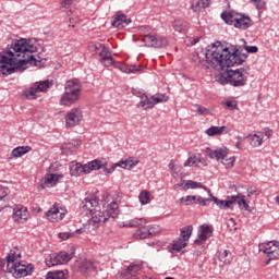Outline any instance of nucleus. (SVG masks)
Here are the masks:
<instances>
[{
	"label": "nucleus",
	"mask_w": 279,
	"mask_h": 279,
	"mask_svg": "<svg viewBox=\"0 0 279 279\" xmlns=\"http://www.w3.org/2000/svg\"><path fill=\"white\" fill-rule=\"evenodd\" d=\"M230 70L227 69L225 73L220 74L217 78V82H219L222 86H226L229 84L230 86Z\"/></svg>",
	"instance_id": "37998d69"
},
{
	"label": "nucleus",
	"mask_w": 279,
	"mask_h": 279,
	"mask_svg": "<svg viewBox=\"0 0 279 279\" xmlns=\"http://www.w3.org/2000/svg\"><path fill=\"white\" fill-rule=\"evenodd\" d=\"M89 49L95 53H98V56H104V53H108V51H110L106 45L99 43H92L89 45Z\"/></svg>",
	"instance_id": "a878e982"
},
{
	"label": "nucleus",
	"mask_w": 279,
	"mask_h": 279,
	"mask_svg": "<svg viewBox=\"0 0 279 279\" xmlns=\"http://www.w3.org/2000/svg\"><path fill=\"white\" fill-rule=\"evenodd\" d=\"M186 245H189V243L182 240V238H179L177 241H173V243L171 244V250H173V252H180L181 250H184Z\"/></svg>",
	"instance_id": "ea45409f"
},
{
	"label": "nucleus",
	"mask_w": 279,
	"mask_h": 279,
	"mask_svg": "<svg viewBox=\"0 0 279 279\" xmlns=\"http://www.w3.org/2000/svg\"><path fill=\"white\" fill-rule=\"evenodd\" d=\"M71 175H84V165L75 163L70 168Z\"/></svg>",
	"instance_id": "a19ab883"
},
{
	"label": "nucleus",
	"mask_w": 279,
	"mask_h": 279,
	"mask_svg": "<svg viewBox=\"0 0 279 279\" xmlns=\"http://www.w3.org/2000/svg\"><path fill=\"white\" fill-rule=\"evenodd\" d=\"M58 255L61 265H64V263H69L75 256V250H72L71 253L60 252Z\"/></svg>",
	"instance_id": "4c0bfd02"
},
{
	"label": "nucleus",
	"mask_w": 279,
	"mask_h": 279,
	"mask_svg": "<svg viewBox=\"0 0 279 279\" xmlns=\"http://www.w3.org/2000/svg\"><path fill=\"white\" fill-rule=\"evenodd\" d=\"M259 252L266 255V265H269L271 260L279 259V242L270 241L258 245Z\"/></svg>",
	"instance_id": "0eeeda50"
},
{
	"label": "nucleus",
	"mask_w": 279,
	"mask_h": 279,
	"mask_svg": "<svg viewBox=\"0 0 279 279\" xmlns=\"http://www.w3.org/2000/svg\"><path fill=\"white\" fill-rule=\"evenodd\" d=\"M196 112L198 114H208V108L202 106V105H195Z\"/></svg>",
	"instance_id": "864d4df0"
},
{
	"label": "nucleus",
	"mask_w": 279,
	"mask_h": 279,
	"mask_svg": "<svg viewBox=\"0 0 279 279\" xmlns=\"http://www.w3.org/2000/svg\"><path fill=\"white\" fill-rule=\"evenodd\" d=\"M250 138V145L252 147H260L263 145V135H251Z\"/></svg>",
	"instance_id": "79ce46f5"
},
{
	"label": "nucleus",
	"mask_w": 279,
	"mask_h": 279,
	"mask_svg": "<svg viewBox=\"0 0 279 279\" xmlns=\"http://www.w3.org/2000/svg\"><path fill=\"white\" fill-rule=\"evenodd\" d=\"M222 106H226V108H229L230 110H234L236 108V104L232 100L222 101Z\"/></svg>",
	"instance_id": "6e6d98bb"
},
{
	"label": "nucleus",
	"mask_w": 279,
	"mask_h": 279,
	"mask_svg": "<svg viewBox=\"0 0 279 279\" xmlns=\"http://www.w3.org/2000/svg\"><path fill=\"white\" fill-rule=\"evenodd\" d=\"M17 275L14 276V278H25V276H32L34 274V266L32 264L27 266H23L21 269H16Z\"/></svg>",
	"instance_id": "c756f323"
},
{
	"label": "nucleus",
	"mask_w": 279,
	"mask_h": 279,
	"mask_svg": "<svg viewBox=\"0 0 279 279\" xmlns=\"http://www.w3.org/2000/svg\"><path fill=\"white\" fill-rule=\"evenodd\" d=\"M121 168L122 169H134V167H136V165H138V161H134V160H121L120 161Z\"/></svg>",
	"instance_id": "a18cd8bd"
},
{
	"label": "nucleus",
	"mask_w": 279,
	"mask_h": 279,
	"mask_svg": "<svg viewBox=\"0 0 279 279\" xmlns=\"http://www.w3.org/2000/svg\"><path fill=\"white\" fill-rule=\"evenodd\" d=\"M47 267H56V265H62L60 262V255L58 253H53L50 255L49 258H46Z\"/></svg>",
	"instance_id": "c9c22d12"
},
{
	"label": "nucleus",
	"mask_w": 279,
	"mask_h": 279,
	"mask_svg": "<svg viewBox=\"0 0 279 279\" xmlns=\"http://www.w3.org/2000/svg\"><path fill=\"white\" fill-rule=\"evenodd\" d=\"M107 166H108V162H106V166L102 167L101 169H102V172L105 173V175H110V173L114 172V169H117V167H121V161L111 165L110 168H108Z\"/></svg>",
	"instance_id": "c03bdc74"
},
{
	"label": "nucleus",
	"mask_w": 279,
	"mask_h": 279,
	"mask_svg": "<svg viewBox=\"0 0 279 279\" xmlns=\"http://www.w3.org/2000/svg\"><path fill=\"white\" fill-rule=\"evenodd\" d=\"M235 160L236 158L230 157L229 159H226L225 161H222V165H225L227 169H231V167H234Z\"/></svg>",
	"instance_id": "603ef678"
},
{
	"label": "nucleus",
	"mask_w": 279,
	"mask_h": 279,
	"mask_svg": "<svg viewBox=\"0 0 279 279\" xmlns=\"http://www.w3.org/2000/svg\"><path fill=\"white\" fill-rule=\"evenodd\" d=\"M210 202H213V196L210 198H203L202 206H209Z\"/></svg>",
	"instance_id": "052dcab7"
},
{
	"label": "nucleus",
	"mask_w": 279,
	"mask_h": 279,
	"mask_svg": "<svg viewBox=\"0 0 279 279\" xmlns=\"http://www.w3.org/2000/svg\"><path fill=\"white\" fill-rule=\"evenodd\" d=\"M100 63L104 64V66H112V64H114V59L110 56V50L105 52L104 56H100Z\"/></svg>",
	"instance_id": "58836bf2"
},
{
	"label": "nucleus",
	"mask_w": 279,
	"mask_h": 279,
	"mask_svg": "<svg viewBox=\"0 0 279 279\" xmlns=\"http://www.w3.org/2000/svg\"><path fill=\"white\" fill-rule=\"evenodd\" d=\"M81 208L83 213H86V215H90L92 220L94 223H106L110 217H106V214H102L99 209V202L95 198H85L81 203Z\"/></svg>",
	"instance_id": "20e7f679"
},
{
	"label": "nucleus",
	"mask_w": 279,
	"mask_h": 279,
	"mask_svg": "<svg viewBox=\"0 0 279 279\" xmlns=\"http://www.w3.org/2000/svg\"><path fill=\"white\" fill-rule=\"evenodd\" d=\"M73 3V0H61L62 8H69Z\"/></svg>",
	"instance_id": "bf43d9fd"
},
{
	"label": "nucleus",
	"mask_w": 279,
	"mask_h": 279,
	"mask_svg": "<svg viewBox=\"0 0 279 279\" xmlns=\"http://www.w3.org/2000/svg\"><path fill=\"white\" fill-rule=\"evenodd\" d=\"M102 167H106V162L99 159L92 160L83 165V175L90 173V171H99Z\"/></svg>",
	"instance_id": "a211bd4d"
},
{
	"label": "nucleus",
	"mask_w": 279,
	"mask_h": 279,
	"mask_svg": "<svg viewBox=\"0 0 279 279\" xmlns=\"http://www.w3.org/2000/svg\"><path fill=\"white\" fill-rule=\"evenodd\" d=\"M130 23H132V19H128V15L119 11L113 16L111 25L112 27H117L118 29H123V27H128Z\"/></svg>",
	"instance_id": "4468645a"
},
{
	"label": "nucleus",
	"mask_w": 279,
	"mask_h": 279,
	"mask_svg": "<svg viewBox=\"0 0 279 279\" xmlns=\"http://www.w3.org/2000/svg\"><path fill=\"white\" fill-rule=\"evenodd\" d=\"M223 132H226V134L230 132L228 130V126H210L209 129L206 130V134L208 136H217V135L223 134Z\"/></svg>",
	"instance_id": "bb28decb"
},
{
	"label": "nucleus",
	"mask_w": 279,
	"mask_h": 279,
	"mask_svg": "<svg viewBox=\"0 0 279 279\" xmlns=\"http://www.w3.org/2000/svg\"><path fill=\"white\" fill-rule=\"evenodd\" d=\"M75 233H77V234H83L84 233V229H77L76 231H75Z\"/></svg>",
	"instance_id": "774afa93"
},
{
	"label": "nucleus",
	"mask_w": 279,
	"mask_h": 279,
	"mask_svg": "<svg viewBox=\"0 0 279 279\" xmlns=\"http://www.w3.org/2000/svg\"><path fill=\"white\" fill-rule=\"evenodd\" d=\"M53 83L49 80L35 82L29 88L24 90L26 99H36L38 93H47Z\"/></svg>",
	"instance_id": "6e6552de"
},
{
	"label": "nucleus",
	"mask_w": 279,
	"mask_h": 279,
	"mask_svg": "<svg viewBox=\"0 0 279 279\" xmlns=\"http://www.w3.org/2000/svg\"><path fill=\"white\" fill-rule=\"evenodd\" d=\"M170 171H175V163L171 160L168 165Z\"/></svg>",
	"instance_id": "e2e57ef3"
},
{
	"label": "nucleus",
	"mask_w": 279,
	"mask_h": 279,
	"mask_svg": "<svg viewBox=\"0 0 279 279\" xmlns=\"http://www.w3.org/2000/svg\"><path fill=\"white\" fill-rule=\"evenodd\" d=\"M206 156L211 158V160H226V156H228V150L223 148L213 149V148H206L205 149Z\"/></svg>",
	"instance_id": "f3484780"
},
{
	"label": "nucleus",
	"mask_w": 279,
	"mask_h": 279,
	"mask_svg": "<svg viewBox=\"0 0 279 279\" xmlns=\"http://www.w3.org/2000/svg\"><path fill=\"white\" fill-rule=\"evenodd\" d=\"M218 259L222 265H230L232 263V253L228 250L218 252Z\"/></svg>",
	"instance_id": "cd10ccee"
},
{
	"label": "nucleus",
	"mask_w": 279,
	"mask_h": 279,
	"mask_svg": "<svg viewBox=\"0 0 279 279\" xmlns=\"http://www.w3.org/2000/svg\"><path fill=\"white\" fill-rule=\"evenodd\" d=\"M142 40L145 43V47H154L155 49H162L168 45L167 38L154 34L144 35Z\"/></svg>",
	"instance_id": "1a4fd4ad"
},
{
	"label": "nucleus",
	"mask_w": 279,
	"mask_h": 279,
	"mask_svg": "<svg viewBox=\"0 0 279 279\" xmlns=\"http://www.w3.org/2000/svg\"><path fill=\"white\" fill-rule=\"evenodd\" d=\"M15 259H16V252L14 250H11L7 256V260H8L7 271H9V274H12L13 277H15L19 274V270L16 269H21L25 265V264H21V262L14 263Z\"/></svg>",
	"instance_id": "9b49d317"
},
{
	"label": "nucleus",
	"mask_w": 279,
	"mask_h": 279,
	"mask_svg": "<svg viewBox=\"0 0 279 279\" xmlns=\"http://www.w3.org/2000/svg\"><path fill=\"white\" fill-rule=\"evenodd\" d=\"M234 27L236 29H250V27H252V17L245 14H238Z\"/></svg>",
	"instance_id": "2eb2a0df"
},
{
	"label": "nucleus",
	"mask_w": 279,
	"mask_h": 279,
	"mask_svg": "<svg viewBox=\"0 0 279 279\" xmlns=\"http://www.w3.org/2000/svg\"><path fill=\"white\" fill-rule=\"evenodd\" d=\"M32 150V146H19L12 150L11 156L13 158H21V156H25V154H29Z\"/></svg>",
	"instance_id": "7c9ffc66"
},
{
	"label": "nucleus",
	"mask_w": 279,
	"mask_h": 279,
	"mask_svg": "<svg viewBox=\"0 0 279 279\" xmlns=\"http://www.w3.org/2000/svg\"><path fill=\"white\" fill-rule=\"evenodd\" d=\"M81 121H82V111H80V109L77 108L72 109L71 112L68 113L66 116V125H69V128L78 125Z\"/></svg>",
	"instance_id": "dca6fc26"
},
{
	"label": "nucleus",
	"mask_w": 279,
	"mask_h": 279,
	"mask_svg": "<svg viewBox=\"0 0 279 279\" xmlns=\"http://www.w3.org/2000/svg\"><path fill=\"white\" fill-rule=\"evenodd\" d=\"M145 223H147V219H145V218H135V219L129 221V223L123 225V227L124 228H137V229H140Z\"/></svg>",
	"instance_id": "72a5a7b5"
},
{
	"label": "nucleus",
	"mask_w": 279,
	"mask_h": 279,
	"mask_svg": "<svg viewBox=\"0 0 279 279\" xmlns=\"http://www.w3.org/2000/svg\"><path fill=\"white\" fill-rule=\"evenodd\" d=\"M107 217H109V219H112V221H114V219H117L119 217V206L117 205L116 202H112L107 211H106Z\"/></svg>",
	"instance_id": "c85d7f7f"
},
{
	"label": "nucleus",
	"mask_w": 279,
	"mask_h": 279,
	"mask_svg": "<svg viewBox=\"0 0 279 279\" xmlns=\"http://www.w3.org/2000/svg\"><path fill=\"white\" fill-rule=\"evenodd\" d=\"M203 202H204V197L198 196V197H196V201L194 204H202Z\"/></svg>",
	"instance_id": "338daca9"
},
{
	"label": "nucleus",
	"mask_w": 279,
	"mask_h": 279,
	"mask_svg": "<svg viewBox=\"0 0 279 279\" xmlns=\"http://www.w3.org/2000/svg\"><path fill=\"white\" fill-rule=\"evenodd\" d=\"M199 186H202V183L193 180H187L183 186V191H189V189H199Z\"/></svg>",
	"instance_id": "49530a36"
},
{
	"label": "nucleus",
	"mask_w": 279,
	"mask_h": 279,
	"mask_svg": "<svg viewBox=\"0 0 279 279\" xmlns=\"http://www.w3.org/2000/svg\"><path fill=\"white\" fill-rule=\"evenodd\" d=\"M198 189H204V191H207L209 197H210V195H213V192H210V189H208L206 185H204L202 183H201V186H198Z\"/></svg>",
	"instance_id": "680f3d73"
},
{
	"label": "nucleus",
	"mask_w": 279,
	"mask_h": 279,
	"mask_svg": "<svg viewBox=\"0 0 279 279\" xmlns=\"http://www.w3.org/2000/svg\"><path fill=\"white\" fill-rule=\"evenodd\" d=\"M60 213V209L58 206L53 205L47 213L46 217H51L52 219H56L58 221V214Z\"/></svg>",
	"instance_id": "de8ad7c7"
},
{
	"label": "nucleus",
	"mask_w": 279,
	"mask_h": 279,
	"mask_svg": "<svg viewBox=\"0 0 279 279\" xmlns=\"http://www.w3.org/2000/svg\"><path fill=\"white\" fill-rule=\"evenodd\" d=\"M138 199L141 202L142 206H145V204H149V193L147 191L141 192Z\"/></svg>",
	"instance_id": "09e8293b"
},
{
	"label": "nucleus",
	"mask_w": 279,
	"mask_h": 279,
	"mask_svg": "<svg viewBox=\"0 0 279 279\" xmlns=\"http://www.w3.org/2000/svg\"><path fill=\"white\" fill-rule=\"evenodd\" d=\"M8 197V192L5 191V189L0 187V202H5Z\"/></svg>",
	"instance_id": "13d9d810"
},
{
	"label": "nucleus",
	"mask_w": 279,
	"mask_h": 279,
	"mask_svg": "<svg viewBox=\"0 0 279 279\" xmlns=\"http://www.w3.org/2000/svg\"><path fill=\"white\" fill-rule=\"evenodd\" d=\"M64 90L59 100L60 106H73L82 95V83L77 78L69 80L65 82Z\"/></svg>",
	"instance_id": "7ed1b4c3"
},
{
	"label": "nucleus",
	"mask_w": 279,
	"mask_h": 279,
	"mask_svg": "<svg viewBox=\"0 0 279 279\" xmlns=\"http://www.w3.org/2000/svg\"><path fill=\"white\" fill-rule=\"evenodd\" d=\"M172 27L179 34H186V32L189 31V23L182 20H175L172 23Z\"/></svg>",
	"instance_id": "5701e85b"
},
{
	"label": "nucleus",
	"mask_w": 279,
	"mask_h": 279,
	"mask_svg": "<svg viewBox=\"0 0 279 279\" xmlns=\"http://www.w3.org/2000/svg\"><path fill=\"white\" fill-rule=\"evenodd\" d=\"M191 162H192V165H195V161H193V158H190V159H187V160L184 162V167H189V166L191 165Z\"/></svg>",
	"instance_id": "69168bd1"
},
{
	"label": "nucleus",
	"mask_w": 279,
	"mask_h": 279,
	"mask_svg": "<svg viewBox=\"0 0 279 279\" xmlns=\"http://www.w3.org/2000/svg\"><path fill=\"white\" fill-rule=\"evenodd\" d=\"M210 197H211L214 204H216V206L221 208L222 210H226L228 208H231V210H232V204H234V202L236 201V198L232 197V196H228L227 201H221L213 194H210Z\"/></svg>",
	"instance_id": "aec40b11"
},
{
	"label": "nucleus",
	"mask_w": 279,
	"mask_h": 279,
	"mask_svg": "<svg viewBox=\"0 0 279 279\" xmlns=\"http://www.w3.org/2000/svg\"><path fill=\"white\" fill-rule=\"evenodd\" d=\"M62 178H64V175L50 173L46 178H44V184L45 185L50 184L51 186H56L58 184V182H60V180H62Z\"/></svg>",
	"instance_id": "b1692460"
},
{
	"label": "nucleus",
	"mask_w": 279,
	"mask_h": 279,
	"mask_svg": "<svg viewBox=\"0 0 279 279\" xmlns=\"http://www.w3.org/2000/svg\"><path fill=\"white\" fill-rule=\"evenodd\" d=\"M3 206H5V205H2L1 207H0V213H7V215H12V213H10V209H8V208H3Z\"/></svg>",
	"instance_id": "0e129e2a"
},
{
	"label": "nucleus",
	"mask_w": 279,
	"mask_h": 279,
	"mask_svg": "<svg viewBox=\"0 0 279 279\" xmlns=\"http://www.w3.org/2000/svg\"><path fill=\"white\" fill-rule=\"evenodd\" d=\"M46 279H69V270H54L46 275Z\"/></svg>",
	"instance_id": "4be33fe9"
},
{
	"label": "nucleus",
	"mask_w": 279,
	"mask_h": 279,
	"mask_svg": "<svg viewBox=\"0 0 279 279\" xmlns=\"http://www.w3.org/2000/svg\"><path fill=\"white\" fill-rule=\"evenodd\" d=\"M0 269L4 274H10V270H8V257H5L4 259H0Z\"/></svg>",
	"instance_id": "3c124183"
},
{
	"label": "nucleus",
	"mask_w": 279,
	"mask_h": 279,
	"mask_svg": "<svg viewBox=\"0 0 279 279\" xmlns=\"http://www.w3.org/2000/svg\"><path fill=\"white\" fill-rule=\"evenodd\" d=\"M141 271V265L131 264L124 271L120 272L121 278L123 279H138L135 274Z\"/></svg>",
	"instance_id": "6ab92c4d"
},
{
	"label": "nucleus",
	"mask_w": 279,
	"mask_h": 279,
	"mask_svg": "<svg viewBox=\"0 0 279 279\" xmlns=\"http://www.w3.org/2000/svg\"><path fill=\"white\" fill-rule=\"evenodd\" d=\"M210 3H213L210 0H198L196 3H192V10L194 12H199V8H210Z\"/></svg>",
	"instance_id": "e433bc0d"
},
{
	"label": "nucleus",
	"mask_w": 279,
	"mask_h": 279,
	"mask_svg": "<svg viewBox=\"0 0 279 279\" xmlns=\"http://www.w3.org/2000/svg\"><path fill=\"white\" fill-rule=\"evenodd\" d=\"M196 197H197V196L187 195L185 198L182 197V198H181V202H184V201H185V206H191V205L195 204Z\"/></svg>",
	"instance_id": "8fccbe9b"
},
{
	"label": "nucleus",
	"mask_w": 279,
	"mask_h": 279,
	"mask_svg": "<svg viewBox=\"0 0 279 279\" xmlns=\"http://www.w3.org/2000/svg\"><path fill=\"white\" fill-rule=\"evenodd\" d=\"M158 234V227L156 226H141L135 231V239H149V236H156Z\"/></svg>",
	"instance_id": "f8f14e48"
},
{
	"label": "nucleus",
	"mask_w": 279,
	"mask_h": 279,
	"mask_svg": "<svg viewBox=\"0 0 279 279\" xmlns=\"http://www.w3.org/2000/svg\"><path fill=\"white\" fill-rule=\"evenodd\" d=\"M38 51L34 40L27 38L15 39L5 51L0 52V75L8 77L21 71L26 64H34L36 58L33 53Z\"/></svg>",
	"instance_id": "f257e3e1"
},
{
	"label": "nucleus",
	"mask_w": 279,
	"mask_h": 279,
	"mask_svg": "<svg viewBox=\"0 0 279 279\" xmlns=\"http://www.w3.org/2000/svg\"><path fill=\"white\" fill-rule=\"evenodd\" d=\"M239 14L232 13V12H222L221 13V19L227 23V25H234L236 23V16Z\"/></svg>",
	"instance_id": "2f4dec72"
},
{
	"label": "nucleus",
	"mask_w": 279,
	"mask_h": 279,
	"mask_svg": "<svg viewBox=\"0 0 279 279\" xmlns=\"http://www.w3.org/2000/svg\"><path fill=\"white\" fill-rule=\"evenodd\" d=\"M231 197H234V204L239 205L240 210H250V203L245 201V195L243 194H238V195H232Z\"/></svg>",
	"instance_id": "412c9836"
},
{
	"label": "nucleus",
	"mask_w": 279,
	"mask_h": 279,
	"mask_svg": "<svg viewBox=\"0 0 279 279\" xmlns=\"http://www.w3.org/2000/svg\"><path fill=\"white\" fill-rule=\"evenodd\" d=\"M81 270L85 276H89L97 270V265H95L92 260H85L81 265Z\"/></svg>",
	"instance_id": "393cba45"
},
{
	"label": "nucleus",
	"mask_w": 279,
	"mask_h": 279,
	"mask_svg": "<svg viewBox=\"0 0 279 279\" xmlns=\"http://www.w3.org/2000/svg\"><path fill=\"white\" fill-rule=\"evenodd\" d=\"M137 97L141 99L137 104V108H143V110H151L157 104H165L169 99L167 94H156L149 98L147 94L141 92L137 93Z\"/></svg>",
	"instance_id": "39448f33"
},
{
	"label": "nucleus",
	"mask_w": 279,
	"mask_h": 279,
	"mask_svg": "<svg viewBox=\"0 0 279 279\" xmlns=\"http://www.w3.org/2000/svg\"><path fill=\"white\" fill-rule=\"evenodd\" d=\"M247 71H250V66L229 70L230 86H233V88H243V86H246Z\"/></svg>",
	"instance_id": "423d86ee"
},
{
	"label": "nucleus",
	"mask_w": 279,
	"mask_h": 279,
	"mask_svg": "<svg viewBox=\"0 0 279 279\" xmlns=\"http://www.w3.org/2000/svg\"><path fill=\"white\" fill-rule=\"evenodd\" d=\"M213 226L210 225H202L198 228V238L194 241L196 245H202L205 241H208L210 236H213Z\"/></svg>",
	"instance_id": "ddd939ff"
},
{
	"label": "nucleus",
	"mask_w": 279,
	"mask_h": 279,
	"mask_svg": "<svg viewBox=\"0 0 279 279\" xmlns=\"http://www.w3.org/2000/svg\"><path fill=\"white\" fill-rule=\"evenodd\" d=\"M73 234H75V233L60 232L59 239H61V241H66V240L71 239V236H73Z\"/></svg>",
	"instance_id": "5fc2aeb1"
},
{
	"label": "nucleus",
	"mask_w": 279,
	"mask_h": 279,
	"mask_svg": "<svg viewBox=\"0 0 279 279\" xmlns=\"http://www.w3.org/2000/svg\"><path fill=\"white\" fill-rule=\"evenodd\" d=\"M118 69L122 71V73H138L141 71V65L136 68V65H128L125 63H120Z\"/></svg>",
	"instance_id": "473e14b6"
},
{
	"label": "nucleus",
	"mask_w": 279,
	"mask_h": 279,
	"mask_svg": "<svg viewBox=\"0 0 279 279\" xmlns=\"http://www.w3.org/2000/svg\"><path fill=\"white\" fill-rule=\"evenodd\" d=\"M247 53L241 52V49L236 47L230 51V48L223 47L219 43L218 46L213 47L210 53L205 52L203 56H205L206 62L211 69L223 71L225 69H231V66H241L247 60Z\"/></svg>",
	"instance_id": "f03ea898"
},
{
	"label": "nucleus",
	"mask_w": 279,
	"mask_h": 279,
	"mask_svg": "<svg viewBox=\"0 0 279 279\" xmlns=\"http://www.w3.org/2000/svg\"><path fill=\"white\" fill-rule=\"evenodd\" d=\"M247 53H258V48L256 46H244Z\"/></svg>",
	"instance_id": "4d7b16f0"
},
{
	"label": "nucleus",
	"mask_w": 279,
	"mask_h": 279,
	"mask_svg": "<svg viewBox=\"0 0 279 279\" xmlns=\"http://www.w3.org/2000/svg\"><path fill=\"white\" fill-rule=\"evenodd\" d=\"M191 234H193V227H192V225L183 227L181 229L180 239L182 241H185V243H186V241H189V239H191Z\"/></svg>",
	"instance_id": "f704fd0d"
},
{
	"label": "nucleus",
	"mask_w": 279,
	"mask_h": 279,
	"mask_svg": "<svg viewBox=\"0 0 279 279\" xmlns=\"http://www.w3.org/2000/svg\"><path fill=\"white\" fill-rule=\"evenodd\" d=\"M3 208H7L9 213H13L14 221H27V218L29 217L27 207H12L10 205H4Z\"/></svg>",
	"instance_id": "9d476101"
}]
</instances>
